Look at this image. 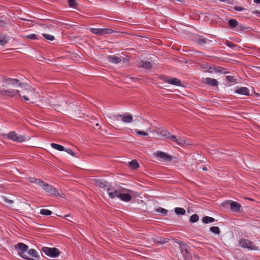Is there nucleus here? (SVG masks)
Returning <instances> with one entry per match:
<instances>
[{"label": "nucleus", "mask_w": 260, "mask_h": 260, "mask_svg": "<svg viewBox=\"0 0 260 260\" xmlns=\"http://www.w3.org/2000/svg\"><path fill=\"white\" fill-rule=\"evenodd\" d=\"M216 71V68H213V67H209V72H210V73H212L213 72H215Z\"/></svg>", "instance_id": "50"}, {"label": "nucleus", "mask_w": 260, "mask_h": 260, "mask_svg": "<svg viewBox=\"0 0 260 260\" xmlns=\"http://www.w3.org/2000/svg\"><path fill=\"white\" fill-rule=\"evenodd\" d=\"M210 231L217 235H219L220 233V231L218 226H212L210 228Z\"/></svg>", "instance_id": "29"}, {"label": "nucleus", "mask_w": 260, "mask_h": 260, "mask_svg": "<svg viewBox=\"0 0 260 260\" xmlns=\"http://www.w3.org/2000/svg\"><path fill=\"white\" fill-rule=\"evenodd\" d=\"M199 219V217L197 214H193L190 217L189 221L192 223L197 222Z\"/></svg>", "instance_id": "28"}, {"label": "nucleus", "mask_w": 260, "mask_h": 260, "mask_svg": "<svg viewBox=\"0 0 260 260\" xmlns=\"http://www.w3.org/2000/svg\"><path fill=\"white\" fill-rule=\"evenodd\" d=\"M191 242H195V241H194V240H191Z\"/></svg>", "instance_id": "61"}, {"label": "nucleus", "mask_w": 260, "mask_h": 260, "mask_svg": "<svg viewBox=\"0 0 260 260\" xmlns=\"http://www.w3.org/2000/svg\"><path fill=\"white\" fill-rule=\"evenodd\" d=\"M7 43L6 37L5 36H0V45L4 46Z\"/></svg>", "instance_id": "34"}, {"label": "nucleus", "mask_w": 260, "mask_h": 260, "mask_svg": "<svg viewBox=\"0 0 260 260\" xmlns=\"http://www.w3.org/2000/svg\"><path fill=\"white\" fill-rule=\"evenodd\" d=\"M234 9L236 11H241L244 10V8L243 7H239V6H235V7H234Z\"/></svg>", "instance_id": "48"}, {"label": "nucleus", "mask_w": 260, "mask_h": 260, "mask_svg": "<svg viewBox=\"0 0 260 260\" xmlns=\"http://www.w3.org/2000/svg\"><path fill=\"white\" fill-rule=\"evenodd\" d=\"M7 22L3 20H0V26H4L7 24Z\"/></svg>", "instance_id": "49"}, {"label": "nucleus", "mask_w": 260, "mask_h": 260, "mask_svg": "<svg viewBox=\"0 0 260 260\" xmlns=\"http://www.w3.org/2000/svg\"><path fill=\"white\" fill-rule=\"evenodd\" d=\"M23 98L24 100L25 101H28V100H29V99L28 98V97H27V96H25V95H23Z\"/></svg>", "instance_id": "52"}, {"label": "nucleus", "mask_w": 260, "mask_h": 260, "mask_svg": "<svg viewBox=\"0 0 260 260\" xmlns=\"http://www.w3.org/2000/svg\"><path fill=\"white\" fill-rule=\"evenodd\" d=\"M224 70H225L224 69L219 67L216 68L215 72L221 73L222 74H226L227 72L225 71Z\"/></svg>", "instance_id": "39"}, {"label": "nucleus", "mask_w": 260, "mask_h": 260, "mask_svg": "<svg viewBox=\"0 0 260 260\" xmlns=\"http://www.w3.org/2000/svg\"><path fill=\"white\" fill-rule=\"evenodd\" d=\"M254 2L256 4H260V0H254Z\"/></svg>", "instance_id": "53"}, {"label": "nucleus", "mask_w": 260, "mask_h": 260, "mask_svg": "<svg viewBox=\"0 0 260 260\" xmlns=\"http://www.w3.org/2000/svg\"><path fill=\"white\" fill-rule=\"evenodd\" d=\"M3 199L4 201V202L5 203H6L10 204H11L13 203V200H9L8 199L6 198V197H3Z\"/></svg>", "instance_id": "45"}, {"label": "nucleus", "mask_w": 260, "mask_h": 260, "mask_svg": "<svg viewBox=\"0 0 260 260\" xmlns=\"http://www.w3.org/2000/svg\"><path fill=\"white\" fill-rule=\"evenodd\" d=\"M170 134L166 130L162 129L159 132V135L164 136L166 139H168Z\"/></svg>", "instance_id": "31"}, {"label": "nucleus", "mask_w": 260, "mask_h": 260, "mask_svg": "<svg viewBox=\"0 0 260 260\" xmlns=\"http://www.w3.org/2000/svg\"><path fill=\"white\" fill-rule=\"evenodd\" d=\"M139 66L147 70H150L152 68V64L150 61L144 60H141L139 62Z\"/></svg>", "instance_id": "15"}, {"label": "nucleus", "mask_w": 260, "mask_h": 260, "mask_svg": "<svg viewBox=\"0 0 260 260\" xmlns=\"http://www.w3.org/2000/svg\"><path fill=\"white\" fill-rule=\"evenodd\" d=\"M113 118L116 121H118L120 119L125 123H131L133 121V117L132 115L128 113H125L124 114H118L113 115Z\"/></svg>", "instance_id": "5"}, {"label": "nucleus", "mask_w": 260, "mask_h": 260, "mask_svg": "<svg viewBox=\"0 0 260 260\" xmlns=\"http://www.w3.org/2000/svg\"><path fill=\"white\" fill-rule=\"evenodd\" d=\"M163 80L165 82L174 85L180 86L181 85L180 80L177 78H173L169 79L167 77H164Z\"/></svg>", "instance_id": "13"}, {"label": "nucleus", "mask_w": 260, "mask_h": 260, "mask_svg": "<svg viewBox=\"0 0 260 260\" xmlns=\"http://www.w3.org/2000/svg\"><path fill=\"white\" fill-rule=\"evenodd\" d=\"M197 42L200 44H205L207 43V40L203 38H200L198 40Z\"/></svg>", "instance_id": "42"}, {"label": "nucleus", "mask_w": 260, "mask_h": 260, "mask_svg": "<svg viewBox=\"0 0 260 260\" xmlns=\"http://www.w3.org/2000/svg\"><path fill=\"white\" fill-rule=\"evenodd\" d=\"M99 123H96V126H99Z\"/></svg>", "instance_id": "60"}, {"label": "nucleus", "mask_w": 260, "mask_h": 260, "mask_svg": "<svg viewBox=\"0 0 260 260\" xmlns=\"http://www.w3.org/2000/svg\"><path fill=\"white\" fill-rule=\"evenodd\" d=\"M174 211L175 213L178 215H183L186 213L185 210L184 209L179 207L175 208L174 209Z\"/></svg>", "instance_id": "23"}, {"label": "nucleus", "mask_w": 260, "mask_h": 260, "mask_svg": "<svg viewBox=\"0 0 260 260\" xmlns=\"http://www.w3.org/2000/svg\"><path fill=\"white\" fill-rule=\"evenodd\" d=\"M168 140H169L170 141H172L173 142H175L176 141H177V138L175 136H174V135H171V134H170L169 136L168 137Z\"/></svg>", "instance_id": "44"}, {"label": "nucleus", "mask_w": 260, "mask_h": 260, "mask_svg": "<svg viewBox=\"0 0 260 260\" xmlns=\"http://www.w3.org/2000/svg\"><path fill=\"white\" fill-rule=\"evenodd\" d=\"M91 32L94 34L99 35H105L106 34H110L113 32V30L109 28H90Z\"/></svg>", "instance_id": "11"}, {"label": "nucleus", "mask_w": 260, "mask_h": 260, "mask_svg": "<svg viewBox=\"0 0 260 260\" xmlns=\"http://www.w3.org/2000/svg\"><path fill=\"white\" fill-rule=\"evenodd\" d=\"M214 221L215 219L214 218L209 216H204L202 218V221L206 224L209 222H213Z\"/></svg>", "instance_id": "26"}, {"label": "nucleus", "mask_w": 260, "mask_h": 260, "mask_svg": "<svg viewBox=\"0 0 260 260\" xmlns=\"http://www.w3.org/2000/svg\"><path fill=\"white\" fill-rule=\"evenodd\" d=\"M236 92L240 94L248 95L249 91L246 87H242L236 90Z\"/></svg>", "instance_id": "20"}, {"label": "nucleus", "mask_w": 260, "mask_h": 260, "mask_svg": "<svg viewBox=\"0 0 260 260\" xmlns=\"http://www.w3.org/2000/svg\"><path fill=\"white\" fill-rule=\"evenodd\" d=\"M26 253L27 255H28L31 257H35V258H37L38 257L37 252L35 250H34L33 249H31L29 250L27 252H26Z\"/></svg>", "instance_id": "27"}, {"label": "nucleus", "mask_w": 260, "mask_h": 260, "mask_svg": "<svg viewBox=\"0 0 260 260\" xmlns=\"http://www.w3.org/2000/svg\"><path fill=\"white\" fill-rule=\"evenodd\" d=\"M156 211L157 212L161 213L164 215H166L168 213L167 210L161 207H159L157 209H156Z\"/></svg>", "instance_id": "32"}, {"label": "nucleus", "mask_w": 260, "mask_h": 260, "mask_svg": "<svg viewBox=\"0 0 260 260\" xmlns=\"http://www.w3.org/2000/svg\"><path fill=\"white\" fill-rule=\"evenodd\" d=\"M204 82L212 86H217L218 85V82L216 79L211 78H206Z\"/></svg>", "instance_id": "18"}, {"label": "nucleus", "mask_w": 260, "mask_h": 260, "mask_svg": "<svg viewBox=\"0 0 260 260\" xmlns=\"http://www.w3.org/2000/svg\"><path fill=\"white\" fill-rule=\"evenodd\" d=\"M29 181L31 183H36V184H39L40 186L42 185V184L43 183V180H42L41 179H37V178H34V177L29 178Z\"/></svg>", "instance_id": "25"}, {"label": "nucleus", "mask_w": 260, "mask_h": 260, "mask_svg": "<svg viewBox=\"0 0 260 260\" xmlns=\"http://www.w3.org/2000/svg\"><path fill=\"white\" fill-rule=\"evenodd\" d=\"M68 3L71 7H75L77 5L76 0H68Z\"/></svg>", "instance_id": "40"}, {"label": "nucleus", "mask_w": 260, "mask_h": 260, "mask_svg": "<svg viewBox=\"0 0 260 260\" xmlns=\"http://www.w3.org/2000/svg\"><path fill=\"white\" fill-rule=\"evenodd\" d=\"M64 151L67 152L68 153L70 154V155H72L73 156H76L75 153H74L73 152V151L70 148H65V150H64Z\"/></svg>", "instance_id": "41"}, {"label": "nucleus", "mask_w": 260, "mask_h": 260, "mask_svg": "<svg viewBox=\"0 0 260 260\" xmlns=\"http://www.w3.org/2000/svg\"><path fill=\"white\" fill-rule=\"evenodd\" d=\"M21 19L24 20H27V21L29 20L28 19H24V18H21Z\"/></svg>", "instance_id": "58"}, {"label": "nucleus", "mask_w": 260, "mask_h": 260, "mask_svg": "<svg viewBox=\"0 0 260 260\" xmlns=\"http://www.w3.org/2000/svg\"><path fill=\"white\" fill-rule=\"evenodd\" d=\"M108 60L109 62L117 64L121 62L122 58L121 57H118L114 55H109L107 57Z\"/></svg>", "instance_id": "14"}, {"label": "nucleus", "mask_w": 260, "mask_h": 260, "mask_svg": "<svg viewBox=\"0 0 260 260\" xmlns=\"http://www.w3.org/2000/svg\"><path fill=\"white\" fill-rule=\"evenodd\" d=\"M226 44L228 46H229L231 48H234L236 46V45L234 43L230 42L229 41H227L226 42Z\"/></svg>", "instance_id": "47"}, {"label": "nucleus", "mask_w": 260, "mask_h": 260, "mask_svg": "<svg viewBox=\"0 0 260 260\" xmlns=\"http://www.w3.org/2000/svg\"><path fill=\"white\" fill-rule=\"evenodd\" d=\"M104 190H107L108 193V195L111 199H113V196L112 192L114 190V188L112 187L110 184H107V187H106V189Z\"/></svg>", "instance_id": "21"}, {"label": "nucleus", "mask_w": 260, "mask_h": 260, "mask_svg": "<svg viewBox=\"0 0 260 260\" xmlns=\"http://www.w3.org/2000/svg\"><path fill=\"white\" fill-rule=\"evenodd\" d=\"M229 204V202L223 203V206H225L226 205H228ZM230 206L231 210L235 212L239 211L240 210V209L241 208V205L238 203L234 201L230 202Z\"/></svg>", "instance_id": "12"}, {"label": "nucleus", "mask_w": 260, "mask_h": 260, "mask_svg": "<svg viewBox=\"0 0 260 260\" xmlns=\"http://www.w3.org/2000/svg\"><path fill=\"white\" fill-rule=\"evenodd\" d=\"M226 79L230 82H234L235 80L233 77L231 76H227Z\"/></svg>", "instance_id": "46"}, {"label": "nucleus", "mask_w": 260, "mask_h": 260, "mask_svg": "<svg viewBox=\"0 0 260 260\" xmlns=\"http://www.w3.org/2000/svg\"><path fill=\"white\" fill-rule=\"evenodd\" d=\"M24 37L26 39H29L30 40H36L38 39L35 34H30L26 36H24Z\"/></svg>", "instance_id": "36"}, {"label": "nucleus", "mask_w": 260, "mask_h": 260, "mask_svg": "<svg viewBox=\"0 0 260 260\" xmlns=\"http://www.w3.org/2000/svg\"><path fill=\"white\" fill-rule=\"evenodd\" d=\"M43 189L45 190L47 193H48L54 196H57L61 198H64L65 195L63 193H60L58 192V190L57 188H54L52 186L49 185L48 183H44L43 182V183L42 184V185H41Z\"/></svg>", "instance_id": "1"}, {"label": "nucleus", "mask_w": 260, "mask_h": 260, "mask_svg": "<svg viewBox=\"0 0 260 260\" xmlns=\"http://www.w3.org/2000/svg\"><path fill=\"white\" fill-rule=\"evenodd\" d=\"M8 138L14 141L17 142H22L26 140V138L23 135H19L15 132H12L8 134Z\"/></svg>", "instance_id": "7"}, {"label": "nucleus", "mask_w": 260, "mask_h": 260, "mask_svg": "<svg viewBox=\"0 0 260 260\" xmlns=\"http://www.w3.org/2000/svg\"><path fill=\"white\" fill-rule=\"evenodd\" d=\"M40 213L44 215H50L52 214V211L45 209H42L40 210Z\"/></svg>", "instance_id": "30"}, {"label": "nucleus", "mask_w": 260, "mask_h": 260, "mask_svg": "<svg viewBox=\"0 0 260 260\" xmlns=\"http://www.w3.org/2000/svg\"><path fill=\"white\" fill-rule=\"evenodd\" d=\"M155 157L159 158L165 161H170L173 159L172 155H169L168 153L160 151H157L153 153Z\"/></svg>", "instance_id": "10"}, {"label": "nucleus", "mask_w": 260, "mask_h": 260, "mask_svg": "<svg viewBox=\"0 0 260 260\" xmlns=\"http://www.w3.org/2000/svg\"><path fill=\"white\" fill-rule=\"evenodd\" d=\"M122 60L121 61L124 63H127L128 61V59L126 58H124L123 57H121Z\"/></svg>", "instance_id": "51"}, {"label": "nucleus", "mask_w": 260, "mask_h": 260, "mask_svg": "<svg viewBox=\"0 0 260 260\" xmlns=\"http://www.w3.org/2000/svg\"><path fill=\"white\" fill-rule=\"evenodd\" d=\"M159 132L160 131L159 130H156V131H155V132L156 133L158 134H159Z\"/></svg>", "instance_id": "56"}, {"label": "nucleus", "mask_w": 260, "mask_h": 260, "mask_svg": "<svg viewBox=\"0 0 260 260\" xmlns=\"http://www.w3.org/2000/svg\"><path fill=\"white\" fill-rule=\"evenodd\" d=\"M42 250L48 256L51 257H56L60 254L59 250L56 248L43 247Z\"/></svg>", "instance_id": "6"}, {"label": "nucleus", "mask_w": 260, "mask_h": 260, "mask_svg": "<svg viewBox=\"0 0 260 260\" xmlns=\"http://www.w3.org/2000/svg\"><path fill=\"white\" fill-rule=\"evenodd\" d=\"M177 243L179 245L180 251L185 260H192V256H191L190 253L188 252V245L186 244L185 243L181 241L178 242Z\"/></svg>", "instance_id": "4"}, {"label": "nucleus", "mask_w": 260, "mask_h": 260, "mask_svg": "<svg viewBox=\"0 0 260 260\" xmlns=\"http://www.w3.org/2000/svg\"><path fill=\"white\" fill-rule=\"evenodd\" d=\"M175 143L178 145H182L185 144V141L181 138H177Z\"/></svg>", "instance_id": "38"}, {"label": "nucleus", "mask_w": 260, "mask_h": 260, "mask_svg": "<svg viewBox=\"0 0 260 260\" xmlns=\"http://www.w3.org/2000/svg\"><path fill=\"white\" fill-rule=\"evenodd\" d=\"M43 36L46 39L51 41L54 40L55 39L54 36L47 34H43Z\"/></svg>", "instance_id": "35"}, {"label": "nucleus", "mask_w": 260, "mask_h": 260, "mask_svg": "<svg viewBox=\"0 0 260 260\" xmlns=\"http://www.w3.org/2000/svg\"><path fill=\"white\" fill-rule=\"evenodd\" d=\"M202 170H203V171H207V170H208V169H207V167H204L202 168Z\"/></svg>", "instance_id": "54"}, {"label": "nucleus", "mask_w": 260, "mask_h": 260, "mask_svg": "<svg viewBox=\"0 0 260 260\" xmlns=\"http://www.w3.org/2000/svg\"><path fill=\"white\" fill-rule=\"evenodd\" d=\"M154 241L158 243L162 244V243H165L167 242L168 241V239H163L162 238L157 237V238H156L155 239H154Z\"/></svg>", "instance_id": "33"}, {"label": "nucleus", "mask_w": 260, "mask_h": 260, "mask_svg": "<svg viewBox=\"0 0 260 260\" xmlns=\"http://www.w3.org/2000/svg\"><path fill=\"white\" fill-rule=\"evenodd\" d=\"M253 13L255 14H256V13L260 14L259 12L258 11H254Z\"/></svg>", "instance_id": "55"}, {"label": "nucleus", "mask_w": 260, "mask_h": 260, "mask_svg": "<svg viewBox=\"0 0 260 260\" xmlns=\"http://www.w3.org/2000/svg\"><path fill=\"white\" fill-rule=\"evenodd\" d=\"M240 246L250 249L251 250H257V247L253 245V243L245 239H241L239 241Z\"/></svg>", "instance_id": "9"}, {"label": "nucleus", "mask_w": 260, "mask_h": 260, "mask_svg": "<svg viewBox=\"0 0 260 260\" xmlns=\"http://www.w3.org/2000/svg\"><path fill=\"white\" fill-rule=\"evenodd\" d=\"M119 198L121 200L124 202H128L131 200L132 196L128 193H120V195L119 196Z\"/></svg>", "instance_id": "19"}, {"label": "nucleus", "mask_w": 260, "mask_h": 260, "mask_svg": "<svg viewBox=\"0 0 260 260\" xmlns=\"http://www.w3.org/2000/svg\"><path fill=\"white\" fill-rule=\"evenodd\" d=\"M93 181H94L96 186L103 188L104 189H106V187H107V185L108 184L106 182L99 179H94Z\"/></svg>", "instance_id": "17"}, {"label": "nucleus", "mask_w": 260, "mask_h": 260, "mask_svg": "<svg viewBox=\"0 0 260 260\" xmlns=\"http://www.w3.org/2000/svg\"><path fill=\"white\" fill-rule=\"evenodd\" d=\"M0 95L2 96H8L10 97H13L16 95H20V91L18 90L15 89H3L0 90Z\"/></svg>", "instance_id": "8"}, {"label": "nucleus", "mask_w": 260, "mask_h": 260, "mask_svg": "<svg viewBox=\"0 0 260 260\" xmlns=\"http://www.w3.org/2000/svg\"><path fill=\"white\" fill-rule=\"evenodd\" d=\"M220 2H225L227 0H219Z\"/></svg>", "instance_id": "59"}, {"label": "nucleus", "mask_w": 260, "mask_h": 260, "mask_svg": "<svg viewBox=\"0 0 260 260\" xmlns=\"http://www.w3.org/2000/svg\"><path fill=\"white\" fill-rule=\"evenodd\" d=\"M3 82L8 84L19 85L20 86L23 87L25 89L29 90L31 93H33L31 88L28 87L26 83H21L18 79L10 78H4Z\"/></svg>", "instance_id": "2"}, {"label": "nucleus", "mask_w": 260, "mask_h": 260, "mask_svg": "<svg viewBox=\"0 0 260 260\" xmlns=\"http://www.w3.org/2000/svg\"><path fill=\"white\" fill-rule=\"evenodd\" d=\"M129 166L133 169H136L139 168V165L136 160H132L131 161L128 163Z\"/></svg>", "instance_id": "24"}, {"label": "nucleus", "mask_w": 260, "mask_h": 260, "mask_svg": "<svg viewBox=\"0 0 260 260\" xmlns=\"http://www.w3.org/2000/svg\"><path fill=\"white\" fill-rule=\"evenodd\" d=\"M229 24L232 28L237 26L238 29L241 30L243 28L242 25H238V21L234 19H231L229 21Z\"/></svg>", "instance_id": "16"}, {"label": "nucleus", "mask_w": 260, "mask_h": 260, "mask_svg": "<svg viewBox=\"0 0 260 260\" xmlns=\"http://www.w3.org/2000/svg\"><path fill=\"white\" fill-rule=\"evenodd\" d=\"M51 146L52 148L60 151H64V150H65V148L63 146L56 143H51Z\"/></svg>", "instance_id": "22"}, {"label": "nucleus", "mask_w": 260, "mask_h": 260, "mask_svg": "<svg viewBox=\"0 0 260 260\" xmlns=\"http://www.w3.org/2000/svg\"><path fill=\"white\" fill-rule=\"evenodd\" d=\"M135 131H136V133H137V134H138L139 135L144 136H147L148 135V133L143 132V131H138L137 129Z\"/></svg>", "instance_id": "43"}, {"label": "nucleus", "mask_w": 260, "mask_h": 260, "mask_svg": "<svg viewBox=\"0 0 260 260\" xmlns=\"http://www.w3.org/2000/svg\"><path fill=\"white\" fill-rule=\"evenodd\" d=\"M70 216V214H68L64 216L65 217H68Z\"/></svg>", "instance_id": "57"}, {"label": "nucleus", "mask_w": 260, "mask_h": 260, "mask_svg": "<svg viewBox=\"0 0 260 260\" xmlns=\"http://www.w3.org/2000/svg\"><path fill=\"white\" fill-rule=\"evenodd\" d=\"M112 193H113V196H114L113 199H114L116 197L119 198V196L120 195L121 192L120 190H119L118 189H114V190L112 192Z\"/></svg>", "instance_id": "37"}, {"label": "nucleus", "mask_w": 260, "mask_h": 260, "mask_svg": "<svg viewBox=\"0 0 260 260\" xmlns=\"http://www.w3.org/2000/svg\"><path fill=\"white\" fill-rule=\"evenodd\" d=\"M15 247L16 249L18 250L19 254L22 257L27 259H32V258H30L28 255H27L26 253L28 249L27 245L22 243H19L15 245Z\"/></svg>", "instance_id": "3"}]
</instances>
